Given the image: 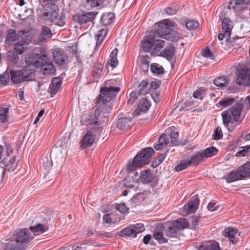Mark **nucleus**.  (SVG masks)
<instances>
[{"instance_id": "nucleus-5", "label": "nucleus", "mask_w": 250, "mask_h": 250, "mask_svg": "<svg viewBox=\"0 0 250 250\" xmlns=\"http://www.w3.org/2000/svg\"><path fill=\"white\" fill-rule=\"evenodd\" d=\"M58 8L54 4L46 5L42 11V18L46 21H49L54 24L62 26L65 24L64 18L62 16L59 17Z\"/></svg>"}, {"instance_id": "nucleus-26", "label": "nucleus", "mask_w": 250, "mask_h": 250, "mask_svg": "<svg viewBox=\"0 0 250 250\" xmlns=\"http://www.w3.org/2000/svg\"><path fill=\"white\" fill-rule=\"evenodd\" d=\"M205 158L203 156V153L201 152H198L195 153L194 155L188 158V160L190 163L191 165L197 166L201 162H202Z\"/></svg>"}, {"instance_id": "nucleus-32", "label": "nucleus", "mask_w": 250, "mask_h": 250, "mask_svg": "<svg viewBox=\"0 0 250 250\" xmlns=\"http://www.w3.org/2000/svg\"><path fill=\"white\" fill-rule=\"evenodd\" d=\"M52 36V34L50 29L44 26L42 27L40 40L42 42H45L48 40L50 39Z\"/></svg>"}, {"instance_id": "nucleus-55", "label": "nucleus", "mask_w": 250, "mask_h": 250, "mask_svg": "<svg viewBox=\"0 0 250 250\" xmlns=\"http://www.w3.org/2000/svg\"><path fill=\"white\" fill-rule=\"evenodd\" d=\"M180 6L178 4L172 5L171 6L167 7L165 11L169 15H172L177 13L180 9Z\"/></svg>"}, {"instance_id": "nucleus-19", "label": "nucleus", "mask_w": 250, "mask_h": 250, "mask_svg": "<svg viewBox=\"0 0 250 250\" xmlns=\"http://www.w3.org/2000/svg\"><path fill=\"white\" fill-rule=\"evenodd\" d=\"M150 106L149 101L145 98L140 100L138 105V108L133 112L134 116H138L140 114V111L146 112L148 110Z\"/></svg>"}, {"instance_id": "nucleus-29", "label": "nucleus", "mask_w": 250, "mask_h": 250, "mask_svg": "<svg viewBox=\"0 0 250 250\" xmlns=\"http://www.w3.org/2000/svg\"><path fill=\"white\" fill-rule=\"evenodd\" d=\"M139 94L145 95L148 93L150 90V86L148 80H144L141 82L139 85Z\"/></svg>"}, {"instance_id": "nucleus-16", "label": "nucleus", "mask_w": 250, "mask_h": 250, "mask_svg": "<svg viewBox=\"0 0 250 250\" xmlns=\"http://www.w3.org/2000/svg\"><path fill=\"white\" fill-rule=\"evenodd\" d=\"M155 39L154 34L150 33L148 36L145 37L144 40L142 41V48L145 52H148L153 50V42Z\"/></svg>"}, {"instance_id": "nucleus-50", "label": "nucleus", "mask_w": 250, "mask_h": 250, "mask_svg": "<svg viewBox=\"0 0 250 250\" xmlns=\"http://www.w3.org/2000/svg\"><path fill=\"white\" fill-rule=\"evenodd\" d=\"M183 38L182 35L177 31H174L171 29L170 35H168L167 40H170L171 41H176Z\"/></svg>"}, {"instance_id": "nucleus-51", "label": "nucleus", "mask_w": 250, "mask_h": 250, "mask_svg": "<svg viewBox=\"0 0 250 250\" xmlns=\"http://www.w3.org/2000/svg\"><path fill=\"white\" fill-rule=\"evenodd\" d=\"M206 96V90L204 88H200L197 89L193 93V97L200 100H203L204 97Z\"/></svg>"}, {"instance_id": "nucleus-42", "label": "nucleus", "mask_w": 250, "mask_h": 250, "mask_svg": "<svg viewBox=\"0 0 250 250\" xmlns=\"http://www.w3.org/2000/svg\"><path fill=\"white\" fill-rule=\"evenodd\" d=\"M47 53L44 49L41 47L40 49V53H36L32 55V57H29L30 60H40L42 61V59H47Z\"/></svg>"}, {"instance_id": "nucleus-62", "label": "nucleus", "mask_w": 250, "mask_h": 250, "mask_svg": "<svg viewBox=\"0 0 250 250\" xmlns=\"http://www.w3.org/2000/svg\"><path fill=\"white\" fill-rule=\"evenodd\" d=\"M9 74L5 72L3 75H0V84L2 85H6L9 82Z\"/></svg>"}, {"instance_id": "nucleus-37", "label": "nucleus", "mask_w": 250, "mask_h": 250, "mask_svg": "<svg viewBox=\"0 0 250 250\" xmlns=\"http://www.w3.org/2000/svg\"><path fill=\"white\" fill-rule=\"evenodd\" d=\"M118 52V49L117 48H115L112 50L110 54V60L108 62L113 68L115 67L118 64V61L117 58Z\"/></svg>"}, {"instance_id": "nucleus-12", "label": "nucleus", "mask_w": 250, "mask_h": 250, "mask_svg": "<svg viewBox=\"0 0 250 250\" xmlns=\"http://www.w3.org/2000/svg\"><path fill=\"white\" fill-rule=\"evenodd\" d=\"M250 3V0H230L229 8L238 12L247 8Z\"/></svg>"}, {"instance_id": "nucleus-13", "label": "nucleus", "mask_w": 250, "mask_h": 250, "mask_svg": "<svg viewBox=\"0 0 250 250\" xmlns=\"http://www.w3.org/2000/svg\"><path fill=\"white\" fill-rule=\"evenodd\" d=\"M95 13L89 12L87 13H79L73 16V20L80 24H84L92 21L95 17Z\"/></svg>"}, {"instance_id": "nucleus-24", "label": "nucleus", "mask_w": 250, "mask_h": 250, "mask_svg": "<svg viewBox=\"0 0 250 250\" xmlns=\"http://www.w3.org/2000/svg\"><path fill=\"white\" fill-rule=\"evenodd\" d=\"M174 54V47L172 45L170 44L165 48L164 50L162 51L160 55L166 58L167 60L170 61L173 58Z\"/></svg>"}, {"instance_id": "nucleus-35", "label": "nucleus", "mask_w": 250, "mask_h": 250, "mask_svg": "<svg viewBox=\"0 0 250 250\" xmlns=\"http://www.w3.org/2000/svg\"><path fill=\"white\" fill-rule=\"evenodd\" d=\"M28 44L24 41H21L15 44L14 49L19 55L23 53V51L28 48Z\"/></svg>"}, {"instance_id": "nucleus-38", "label": "nucleus", "mask_w": 250, "mask_h": 250, "mask_svg": "<svg viewBox=\"0 0 250 250\" xmlns=\"http://www.w3.org/2000/svg\"><path fill=\"white\" fill-rule=\"evenodd\" d=\"M30 229L35 235H37L44 233L47 228L42 224H38L35 226L30 227Z\"/></svg>"}, {"instance_id": "nucleus-7", "label": "nucleus", "mask_w": 250, "mask_h": 250, "mask_svg": "<svg viewBox=\"0 0 250 250\" xmlns=\"http://www.w3.org/2000/svg\"><path fill=\"white\" fill-rule=\"evenodd\" d=\"M102 106L101 108L97 109L94 112L95 121L94 124L99 125L101 123H106L108 121V114L111 112L113 106V102H107L106 103H101Z\"/></svg>"}, {"instance_id": "nucleus-22", "label": "nucleus", "mask_w": 250, "mask_h": 250, "mask_svg": "<svg viewBox=\"0 0 250 250\" xmlns=\"http://www.w3.org/2000/svg\"><path fill=\"white\" fill-rule=\"evenodd\" d=\"M132 125L130 118L125 117L120 118L117 123V127L121 130L128 129Z\"/></svg>"}, {"instance_id": "nucleus-57", "label": "nucleus", "mask_w": 250, "mask_h": 250, "mask_svg": "<svg viewBox=\"0 0 250 250\" xmlns=\"http://www.w3.org/2000/svg\"><path fill=\"white\" fill-rule=\"evenodd\" d=\"M202 55L204 57L208 58L212 60H214L215 58L214 55L211 52L208 47H205L203 50Z\"/></svg>"}, {"instance_id": "nucleus-14", "label": "nucleus", "mask_w": 250, "mask_h": 250, "mask_svg": "<svg viewBox=\"0 0 250 250\" xmlns=\"http://www.w3.org/2000/svg\"><path fill=\"white\" fill-rule=\"evenodd\" d=\"M92 129L88 131L81 141V146L83 147H88L92 146L95 139L94 130Z\"/></svg>"}, {"instance_id": "nucleus-60", "label": "nucleus", "mask_w": 250, "mask_h": 250, "mask_svg": "<svg viewBox=\"0 0 250 250\" xmlns=\"http://www.w3.org/2000/svg\"><path fill=\"white\" fill-rule=\"evenodd\" d=\"M159 143H161L162 146H166L169 143V138L166 134H162L159 138Z\"/></svg>"}, {"instance_id": "nucleus-28", "label": "nucleus", "mask_w": 250, "mask_h": 250, "mask_svg": "<svg viewBox=\"0 0 250 250\" xmlns=\"http://www.w3.org/2000/svg\"><path fill=\"white\" fill-rule=\"evenodd\" d=\"M114 15L111 12L104 13L101 18V23L106 26L110 25L113 21Z\"/></svg>"}, {"instance_id": "nucleus-44", "label": "nucleus", "mask_w": 250, "mask_h": 250, "mask_svg": "<svg viewBox=\"0 0 250 250\" xmlns=\"http://www.w3.org/2000/svg\"><path fill=\"white\" fill-rule=\"evenodd\" d=\"M214 83L218 87H224L229 85V80L224 77H220L214 80Z\"/></svg>"}, {"instance_id": "nucleus-17", "label": "nucleus", "mask_w": 250, "mask_h": 250, "mask_svg": "<svg viewBox=\"0 0 250 250\" xmlns=\"http://www.w3.org/2000/svg\"><path fill=\"white\" fill-rule=\"evenodd\" d=\"M199 199L197 196H194L188 201L187 205H185L184 208L187 210L188 214L194 212L199 204Z\"/></svg>"}, {"instance_id": "nucleus-43", "label": "nucleus", "mask_w": 250, "mask_h": 250, "mask_svg": "<svg viewBox=\"0 0 250 250\" xmlns=\"http://www.w3.org/2000/svg\"><path fill=\"white\" fill-rule=\"evenodd\" d=\"M18 55L19 54L14 50H9L7 52V59L14 64L17 63L19 61Z\"/></svg>"}, {"instance_id": "nucleus-27", "label": "nucleus", "mask_w": 250, "mask_h": 250, "mask_svg": "<svg viewBox=\"0 0 250 250\" xmlns=\"http://www.w3.org/2000/svg\"><path fill=\"white\" fill-rule=\"evenodd\" d=\"M165 42L163 40L155 39L153 42V50L151 52L152 55H156L164 47Z\"/></svg>"}, {"instance_id": "nucleus-33", "label": "nucleus", "mask_w": 250, "mask_h": 250, "mask_svg": "<svg viewBox=\"0 0 250 250\" xmlns=\"http://www.w3.org/2000/svg\"><path fill=\"white\" fill-rule=\"evenodd\" d=\"M226 235L228 236L232 244H236L237 242V231L233 228H228L225 229Z\"/></svg>"}, {"instance_id": "nucleus-18", "label": "nucleus", "mask_w": 250, "mask_h": 250, "mask_svg": "<svg viewBox=\"0 0 250 250\" xmlns=\"http://www.w3.org/2000/svg\"><path fill=\"white\" fill-rule=\"evenodd\" d=\"M165 235L169 238H176L178 235L179 231L176 227H175L172 222H169L166 224V227L164 228Z\"/></svg>"}, {"instance_id": "nucleus-49", "label": "nucleus", "mask_w": 250, "mask_h": 250, "mask_svg": "<svg viewBox=\"0 0 250 250\" xmlns=\"http://www.w3.org/2000/svg\"><path fill=\"white\" fill-rule=\"evenodd\" d=\"M146 191L136 193L132 198L133 202L137 204L143 201L146 197Z\"/></svg>"}, {"instance_id": "nucleus-34", "label": "nucleus", "mask_w": 250, "mask_h": 250, "mask_svg": "<svg viewBox=\"0 0 250 250\" xmlns=\"http://www.w3.org/2000/svg\"><path fill=\"white\" fill-rule=\"evenodd\" d=\"M199 250H221L216 242H209L199 247Z\"/></svg>"}, {"instance_id": "nucleus-41", "label": "nucleus", "mask_w": 250, "mask_h": 250, "mask_svg": "<svg viewBox=\"0 0 250 250\" xmlns=\"http://www.w3.org/2000/svg\"><path fill=\"white\" fill-rule=\"evenodd\" d=\"M190 166H191L190 163L188 160V157H187V159L181 160L179 164L175 167L174 170L176 171H181Z\"/></svg>"}, {"instance_id": "nucleus-23", "label": "nucleus", "mask_w": 250, "mask_h": 250, "mask_svg": "<svg viewBox=\"0 0 250 250\" xmlns=\"http://www.w3.org/2000/svg\"><path fill=\"white\" fill-rule=\"evenodd\" d=\"M222 31L228 37H230L231 30L233 28L232 22L228 18L222 20Z\"/></svg>"}, {"instance_id": "nucleus-53", "label": "nucleus", "mask_w": 250, "mask_h": 250, "mask_svg": "<svg viewBox=\"0 0 250 250\" xmlns=\"http://www.w3.org/2000/svg\"><path fill=\"white\" fill-rule=\"evenodd\" d=\"M150 69L152 72L157 74H162L165 72L164 68L158 64L154 63L151 65Z\"/></svg>"}, {"instance_id": "nucleus-20", "label": "nucleus", "mask_w": 250, "mask_h": 250, "mask_svg": "<svg viewBox=\"0 0 250 250\" xmlns=\"http://www.w3.org/2000/svg\"><path fill=\"white\" fill-rule=\"evenodd\" d=\"M154 179V176L151 170L146 169L142 171L139 177L140 181L143 184H146L152 182Z\"/></svg>"}, {"instance_id": "nucleus-2", "label": "nucleus", "mask_w": 250, "mask_h": 250, "mask_svg": "<svg viewBox=\"0 0 250 250\" xmlns=\"http://www.w3.org/2000/svg\"><path fill=\"white\" fill-rule=\"evenodd\" d=\"M121 83L115 79L107 80L105 83V86L100 89L99 102L106 103L107 102H113L117 93L121 90Z\"/></svg>"}, {"instance_id": "nucleus-61", "label": "nucleus", "mask_w": 250, "mask_h": 250, "mask_svg": "<svg viewBox=\"0 0 250 250\" xmlns=\"http://www.w3.org/2000/svg\"><path fill=\"white\" fill-rule=\"evenodd\" d=\"M213 139L216 140L221 139L223 137V133L222 131L221 128L218 126L215 130L214 134L213 135Z\"/></svg>"}, {"instance_id": "nucleus-40", "label": "nucleus", "mask_w": 250, "mask_h": 250, "mask_svg": "<svg viewBox=\"0 0 250 250\" xmlns=\"http://www.w3.org/2000/svg\"><path fill=\"white\" fill-rule=\"evenodd\" d=\"M149 59L148 55L142 56L140 59V66L144 72L147 71L148 69Z\"/></svg>"}, {"instance_id": "nucleus-63", "label": "nucleus", "mask_w": 250, "mask_h": 250, "mask_svg": "<svg viewBox=\"0 0 250 250\" xmlns=\"http://www.w3.org/2000/svg\"><path fill=\"white\" fill-rule=\"evenodd\" d=\"M104 0H86L88 3H89L92 7H96L100 5L104 2Z\"/></svg>"}, {"instance_id": "nucleus-1", "label": "nucleus", "mask_w": 250, "mask_h": 250, "mask_svg": "<svg viewBox=\"0 0 250 250\" xmlns=\"http://www.w3.org/2000/svg\"><path fill=\"white\" fill-rule=\"evenodd\" d=\"M15 241L11 240L5 245L4 250H24L33 239L29 230L22 229L17 230L13 233Z\"/></svg>"}, {"instance_id": "nucleus-59", "label": "nucleus", "mask_w": 250, "mask_h": 250, "mask_svg": "<svg viewBox=\"0 0 250 250\" xmlns=\"http://www.w3.org/2000/svg\"><path fill=\"white\" fill-rule=\"evenodd\" d=\"M165 156L164 154L160 155L151 163V166L153 167H158L165 159Z\"/></svg>"}, {"instance_id": "nucleus-39", "label": "nucleus", "mask_w": 250, "mask_h": 250, "mask_svg": "<svg viewBox=\"0 0 250 250\" xmlns=\"http://www.w3.org/2000/svg\"><path fill=\"white\" fill-rule=\"evenodd\" d=\"M153 237L160 243H164L167 242V239L164 236V232L162 230L156 229L154 232Z\"/></svg>"}, {"instance_id": "nucleus-31", "label": "nucleus", "mask_w": 250, "mask_h": 250, "mask_svg": "<svg viewBox=\"0 0 250 250\" xmlns=\"http://www.w3.org/2000/svg\"><path fill=\"white\" fill-rule=\"evenodd\" d=\"M3 161L8 171H14L18 166L17 162H16V158L15 157L10 158L8 161H7L6 158H4Z\"/></svg>"}, {"instance_id": "nucleus-52", "label": "nucleus", "mask_w": 250, "mask_h": 250, "mask_svg": "<svg viewBox=\"0 0 250 250\" xmlns=\"http://www.w3.org/2000/svg\"><path fill=\"white\" fill-rule=\"evenodd\" d=\"M234 101V98H224L219 102L218 104L221 106L225 107L232 104Z\"/></svg>"}, {"instance_id": "nucleus-4", "label": "nucleus", "mask_w": 250, "mask_h": 250, "mask_svg": "<svg viewBox=\"0 0 250 250\" xmlns=\"http://www.w3.org/2000/svg\"><path fill=\"white\" fill-rule=\"evenodd\" d=\"M243 107V104L238 103L222 113L223 123L225 127H228L229 123L233 124L234 122L240 123L242 121L240 115Z\"/></svg>"}, {"instance_id": "nucleus-45", "label": "nucleus", "mask_w": 250, "mask_h": 250, "mask_svg": "<svg viewBox=\"0 0 250 250\" xmlns=\"http://www.w3.org/2000/svg\"><path fill=\"white\" fill-rule=\"evenodd\" d=\"M9 109L8 107L0 108V123H5L8 121V113Z\"/></svg>"}, {"instance_id": "nucleus-47", "label": "nucleus", "mask_w": 250, "mask_h": 250, "mask_svg": "<svg viewBox=\"0 0 250 250\" xmlns=\"http://www.w3.org/2000/svg\"><path fill=\"white\" fill-rule=\"evenodd\" d=\"M239 169L241 170L242 173L243 174L244 178L249 177L250 175V162H248L241 167Z\"/></svg>"}, {"instance_id": "nucleus-56", "label": "nucleus", "mask_w": 250, "mask_h": 250, "mask_svg": "<svg viewBox=\"0 0 250 250\" xmlns=\"http://www.w3.org/2000/svg\"><path fill=\"white\" fill-rule=\"evenodd\" d=\"M42 164L46 172L49 171L50 168L52 167V162L50 158L48 159V158H45L43 159Z\"/></svg>"}, {"instance_id": "nucleus-64", "label": "nucleus", "mask_w": 250, "mask_h": 250, "mask_svg": "<svg viewBox=\"0 0 250 250\" xmlns=\"http://www.w3.org/2000/svg\"><path fill=\"white\" fill-rule=\"evenodd\" d=\"M138 94L139 93L136 92H131L129 95V99L128 100V103L129 104H132L135 100L137 98Z\"/></svg>"}, {"instance_id": "nucleus-21", "label": "nucleus", "mask_w": 250, "mask_h": 250, "mask_svg": "<svg viewBox=\"0 0 250 250\" xmlns=\"http://www.w3.org/2000/svg\"><path fill=\"white\" fill-rule=\"evenodd\" d=\"M244 179H245V178L242 173L241 170L238 168L236 171H233L227 175L226 181L228 183H231Z\"/></svg>"}, {"instance_id": "nucleus-11", "label": "nucleus", "mask_w": 250, "mask_h": 250, "mask_svg": "<svg viewBox=\"0 0 250 250\" xmlns=\"http://www.w3.org/2000/svg\"><path fill=\"white\" fill-rule=\"evenodd\" d=\"M144 225L142 224H137L136 225L126 227L120 231L119 235L121 237L127 236L136 237L137 234L142 232L145 230Z\"/></svg>"}, {"instance_id": "nucleus-9", "label": "nucleus", "mask_w": 250, "mask_h": 250, "mask_svg": "<svg viewBox=\"0 0 250 250\" xmlns=\"http://www.w3.org/2000/svg\"><path fill=\"white\" fill-rule=\"evenodd\" d=\"M158 28L156 29L154 32H152L154 34L155 37L156 36L167 39L171 31L170 27H175V23L171 21L169 19H165L160 22L157 23Z\"/></svg>"}, {"instance_id": "nucleus-8", "label": "nucleus", "mask_w": 250, "mask_h": 250, "mask_svg": "<svg viewBox=\"0 0 250 250\" xmlns=\"http://www.w3.org/2000/svg\"><path fill=\"white\" fill-rule=\"evenodd\" d=\"M26 63L31 65V68L36 67L41 68L42 73L43 75H53L56 72V68L51 61L48 59L40 60H30V58H27Z\"/></svg>"}, {"instance_id": "nucleus-3", "label": "nucleus", "mask_w": 250, "mask_h": 250, "mask_svg": "<svg viewBox=\"0 0 250 250\" xmlns=\"http://www.w3.org/2000/svg\"><path fill=\"white\" fill-rule=\"evenodd\" d=\"M154 152V150L151 147H146L141 150L134 158L132 162L128 163L127 170L133 171L137 168H140L144 165L149 164Z\"/></svg>"}, {"instance_id": "nucleus-58", "label": "nucleus", "mask_w": 250, "mask_h": 250, "mask_svg": "<svg viewBox=\"0 0 250 250\" xmlns=\"http://www.w3.org/2000/svg\"><path fill=\"white\" fill-rule=\"evenodd\" d=\"M115 208L123 214L126 213L128 210V208L124 203L117 204L115 205Z\"/></svg>"}, {"instance_id": "nucleus-36", "label": "nucleus", "mask_w": 250, "mask_h": 250, "mask_svg": "<svg viewBox=\"0 0 250 250\" xmlns=\"http://www.w3.org/2000/svg\"><path fill=\"white\" fill-rule=\"evenodd\" d=\"M172 222L179 230L188 228L189 225L188 220L186 218H180Z\"/></svg>"}, {"instance_id": "nucleus-6", "label": "nucleus", "mask_w": 250, "mask_h": 250, "mask_svg": "<svg viewBox=\"0 0 250 250\" xmlns=\"http://www.w3.org/2000/svg\"><path fill=\"white\" fill-rule=\"evenodd\" d=\"M22 70H10L11 81L15 84L21 83L24 81H30L34 77V69L27 63Z\"/></svg>"}, {"instance_id": "nucleus-10", "label": "nucleus", "mask_w": 250, "mask_h": 250, "mask_svg": "<svg viewBox=\"0 0 250 250\" xmlns=\"http://www.w3.org/2000/svg\"><path fill=\"white\" fill-rule=\"evenodd\" d=\"M236 82L239 85L250 86V68L245 67L240 69ZM247 100L250 106V95L247 97Z\"/></svg>"}, {"instance_id": "nucleus-46", "label": "nucleus", "mask_w": 250, "mask_h": 250, "mask_svg": "<svg viewBox=\"0 0 250 250\" xmlns=\"http://www.w3.org/2000/svg\"><path fill=\"white\" fill-rule=\"evenodd\" d=\"M218 151V150L217 148L212 146L205 149L202 153L204 158H208L216 155Z\"/></svg>"}, {"instance_id": "nucleus-48", "label": "nucleus", "mask_w": 250, "mask_h": 250, "mask_svg": "<svg viewBox=\"0 0 250 250\" xmlns=\"http://www.w3.org/2000/svg\"><path fill=\"white\" fill-rule=\"evenodd\" d=\"M199 25L198 21L194 20H187L185 22V26L188 30L196 29Z\"/></svg>"}, {"instance_id": "nucleus-30", "label": "nucleus", "mask_w": 250, "mask_h": 250, "mask_svg": "<svg viewBox=\"0 0 250 250\" xmlns=\"http://www.w3.org/2000/svg\"><path fill=\"white\" fill-rule=\"evenodd\" d=\"M107 31L106 28H103L97 32L96 34V38L97 39L95 46L96 48H98L101 46L103 40L107 34Z\"/></svg>"}, {"instance_id": "nucleus-25", "label": "nucleus", "mask_w": 250, "mask_h": 250, "mask_svg": "<svg viewBox=\"0 0 250 250\" xmlns=\"http://www.w3.org/2000/svg\"><path fill=\"white\" fill-rule=\"evenodd\" d=\"M6 39L5 42L7 44H12L14 41L18 39L19 36L17 34L16 31L13 29H9L6 31Z\"/></svg>"}, {"instance_id": "nucleus-54", "label": "nucleus", "mask_w": 250, "mask_h": 250, "mask_svg": "<svg viewBox=\"0 0 250 250\" xmlns=\"http://www.w3.org/2000/svg\"><path fill=\"white\" fill-rule=\"evenodd\" d=\"M179 136V133L175 130H172L170 133V137L171 139V144L172 146H177L180 145V143L178 142L176 139Z\"/></svg>"}, {"instance_id": "nucleus-15", "label": "nucleus", "mask_w": 250, "mask_h": 250, "mask_svg": "<svg viewBox=\"0 0 250 250\" xmlns=\"http://www.w3.org/2000/svg\"><path fill=\"white\" fill-rule=\"evenodd\" d=\"M53 56L56 63L60 65L64 64L68 60L66 53L59 49L54 51Z\"/></svg>"}]
</instances>
